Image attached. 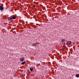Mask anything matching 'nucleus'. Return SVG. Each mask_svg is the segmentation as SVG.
Listing matches in <instances>:
<instances>
[{"instance_id":"nucleus-9","label":"nucleus","mask_w":79,"mask_h":79,"mask_svg":"<svg viewBox=\"0 0 79 79\" xmlns=\"http://www.w3.org/2000/svg\"><path fill=\"white\" fill-rule=\"evenodd\" d=\"M30 70L31 71H32V70H33V68H31L30 69Z\"/></svg>"},{"instance_id":"nucleus-12","label":"nucleus","mask_w":79,"mask_h":79,"mask_svg":"<svg viewBox=\"0 0 79 79\" xmlns=\"http://www.w3.org/2000/svg\"><path fill=\"white\" fill-rule=\"evenodd\" d=\"M35 6H34V7H33V8H35Z\"/></svg>"},{"instance_id":"nucleus-11","label":"nucleus","mask_w":79,"mask_h":79,"mask_svg":"<svg viewBox=\"0 0 79 79\" xmlns=\"http://www.w3.org/2000/svg\"><path fill=\"white\" fill-rule=\"evenodd\" d=\"M66 48V47H64L63 48H62V49L63 50H64V49H65V48Z\"/></svg>"},{"instance_id":"nucleus-8","label":"nucleus","mask_w":79,"mask_h":79,"mask_svg":"<svg viewBox=\"0 0 79 79\" xmlns=\"http://www.w3.org/2000/svg\"><path fill=\"white\" fill-rule=\"evenodd\" d=\"M12 19H16V16H15L13 17Z\"/></svg>"},{"instance_id":"nucleus-1","label":"nucleus","mask_w":79,"mask_h":79,"mask_svg":"<svg viewBox=\"0 0 79 79\" xmlns=\"http://www.w3.org/2000/svg\"><path fill=\"white\" fill-rule=\"evenodd\" d=\"M39 43H35V44H33L32 46L33 47H35V48H36V47H38L39 46L37 45H39Z\"/></svg>"},{"instance_id":"nucleus-2","label":"nucleus","mask_w":79,"mask_h":79,"mask_svg":"<svg viewBox=\"0 0 79 79\" xmlns=\"http://www.w3.org/2000/svg\"><path fill=\"white\" fill-rule=\"evenodd\" d=\"M4 9V8L3 6V5H2L0 6V10H3V9Z\"/></svg>"},{"instance_id":"nucleus-3","label":"nucleus","mask_w":79,"mask_h":79,"mask_svg":"<svg viewBox=\"0 0 79 79\" xmlns=\"http://www.w3.org/2000/svg\"><path fill=\"white\" fill-rule=\"evenodd\" d=\"M71 41H68L67 43V45H70L71 44Z\"/></svg>"},{"instance_id":"nucleus-6","label":"nucleus","mask_w":79,"mask_h":79,"mask_svg":"<svg viewBox=\"0 0 79 79\" xmlns=\"http://www.w3.org/2000/svg\"><path fill=\"white\" fill-rule=\"evenodd\" d=\"M26 63V61H24L21 63V64H23V65H24V64H25V63Z\"/></svg>"},{"instance_id":"nucleus-10","label":"nucleus","mask_w":79,"mask_h":79,"mask_svg":"<svg viewBox=\"0 0 79 79\" xmlns=\"http://www.w3.org/2000/svg\"><path fill=\"white\" fill-rule=\"evenodd\" d=\"M65 40H61V42H64V41H65Z\"/></svg>"},{"instance_id":"nucleus-5","label":"nucleus","mask_w":79,"mask_h":79,"mask_svg":"<svg viewBox=\"0 0 79 79\" xmlns=\"http://www.w3.org/2000/svg\"><path fill=\"white\" fill-rule=\"evenodd\" d=\"M8 20H9V21H11V20H12V19H12V18H11V17H8Z\"/></svg>"},{"instance_id":"nucleus-4","label":"nucleus","mask_w":79,"mask_h":79,"mask_svg":"<svg viewBox=\"0 0 79 79\" xmlns=\"http://www.w3.org/2000/svg\"><path fill=\"white\" fill-rule=\"evenodd\" d=\"M24 60H25V59L24 57H22L20 59V60L21 61H22V62L23 61H24Z\"/></svg>"},{"instance_id":"nucleus-7","label":"nucleus","mask_w":79,"mask_h":79,"mask_svg":"<svg viewBox=\"0 0 79 79\" xmlns=\"http://www.w3.org/2000/svg\"><path fill=\"white\" fill-rule=\"evenodd\" d=\"M75 76L76 77H79V74H77L75 75Z\"/></svg>"}]
</instances>
